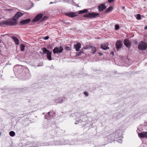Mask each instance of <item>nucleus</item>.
Wrapping results in <instances>:
<instances>
[{"instance_id":"f257e3e1","label":"nucleus","mask_w":147,"mask_h":147,"mask_svg":"<svg viewBox=\"0 0 147 147\" xmlns=\"http://www.w3.org/2000/svg\"><path fill=\"white\" fill-rule=\"evenodd\" d=\"M41 50L42 51V54L46 55L47 57L49 60H52L51 52L50 51L45 48H42Z\"/></svg>"},{"instance_id":"f03ea898","label":"nucleus","mask_w":147,"mask_h":147,"mask_svg":"<svg viewBox=\"0 0 147 147\" xmlns=\"http://www.w3.org/2000/svg\"><path fill=\"white\" fill-rule=\"evenodd\" d=\"M84 17L90 18H95L97 17H99V14L98 13L94 12L90 13H86L84 15Z\"/></svg>"},{"instance_id":"7ed1b4c3","label":"nucleus","mask_w":147,"mask_h":147,"mask_svg":"<svg viewBox=\"0 0 147 147\" xmlns=\"http://www.w3.org/2000/svg\"><path fill=\"white\" fill-rule=\"evenodd\" d=\"M9 26H11L16 25L18 23L17 20L14 17L11 19L8 20Z\"/></svg>"},{"instance_id":"20e7f679","label":"nucleus","mask_w":147,"mask_h":147,"mask_svg":"<svg viewBox=\"0 0 147 147\" xmlns=\"http://www.w3.org/2000/svg\"><path fill=\"white\" fill-rule=\"evenodd\" d=\"M63 50V49L61 47H55L53 50L54 53H61Z\"/></svg>"},{"instance_id":"39448f33","label":"nucleus","mask_w":147,"mask_h":147,"mask_svg":"<svg viewBox=\"0 0 147 147\" xmlns=\"http://www.w3.org/2000/svg\"><path fill=\"white\" fill-rule=\"evenodd\" d=\"M42 16L43 14L42 13L38 14L32 20V22H35L38 21L42 18Z\"/></svg>"},{"instance_id":"423d86ee","label":"nucleus","mask_w":147,"mask_h":147,"mask_svg":"<svg viewBox=\"0 0 147 147\" xmlns=\"http://www.w3.org/2000/svg\"><path fill=\"white\" fill-rule=\"evenodd\" d=\"M31 21V19L28 18L26 20H22L20 22V25H23L29 23Z\"/></svg>"},{"instance_id":"0eeeda50","label":"nucleus","mask_w":147,"mask_h":147,"mask_svg":"<svg viewBox=\"0 0 147 147\" xmlns=\"http://www.w3.org/2000/svg\"><path fill=\"white\" fill-rule=\"evenodd\" d=\"M65 15L69 17L73 18L77 16L78 13L76 12H71L68 13H65Z\"/></svg>"},{"instance_id":"6e6552de","label":"nucleus","mask_w":147,"mask_h":147,"mask_svg":"<svg viewBox=\"0 0 147 147\" xmlns=\"http://www.w3.org/2000/svg\"><path fill=\"white\" fill-rule=\"evenodd\" d=\"M106 7L105 5V4H101L98 7V11L99 12H100L103 10L106 9Z\"/></svg>"},{"instance_id":"1a4fd4ad","label":"nucleus","mask_w":147,"mask_h":147,"mask_svg":"<svg viewBox=\"0 0 147 147\" xmlns=\"http://www.w3.org/2000/svg\"><path fill=\"white\" fill-rule=\"evenodd\" d=\"M24 14V13L20 12H18L16 13L15 15L13 16L14 18H16L17 20L18 18L22 16Z\"/></svg>"},{"instance_id":"9d476101","label":"nucleus","mask_w":147,"mask_h":147,"mask_svg":"<svg viewBox=\"0 0 147 147\" xmlns=\"http://www.w3.org/2000/svg\"><path fill=\"white\" fill-rule=\"evenodd\" d=\"M139 137L142 138H147V132H142L138 133Z\"/></svg>"},{"instance_id":"9b49d317","label":"nucleus","mask_w":147,"mask_h":147,"mask_svg":"<svg viewBox=\"0 0 147 147\" xmlns=\"http://www.w3.org/2000/svg\"><path fill=\"white\" fill-rule=\"evenodd\" d=\"M5 25L9 26L8 20L2 21L0 22V26L4 27Z\"/></svg>"},{"instance_id":"f8f14e48","label":"nucleus","mask_w":147,"mask_h":147,"mask_svg":"<svg viewBox=\"0 0 147 147\" xmlns=\"http://www.w3.org/2000/svg\"><path fill=\"white\" fill-rule=\"evenodd\" d=\"M11 37L12 39L13 40L16 44V45H18L19 44V40L17 38L14 36H12Z\"/></svg>"},{"instance_id":"ddd939ff","label":"nucleus","mask_w":147,"mask_h":147,"mask_svg":"<svg viewBox=\"0 0 147 147\" xmlns=\"http://www.w3.org/2000/svg\"><path fill=\"white\" fill-rule=\"evenodd\" d=\"M124 44L125 46H129V45L130 46L131 45V42L128 39L125 40L124 42Z\"/></svg>"},{"instance_id":"4468645a","label":"nucleus","mask_w":147,"mask_h":147,"mask_svg":"<svg viewBox=\"0 0 147 147\" xmlns=\"http://www.w3.org/2000/svg\"><path fill=\"white\" fill-rule=\"evenodd\" d=\"M88 11L87 9H84L83 10H80L78 11V13H77L79 14H82L86 13H87Z\"/></svg>"},{"instance_id":"2eb2a0df","label":"nucleus","mask_w":147,"mask_h":147,"mask_svg":"<svg viewBox=\"0 0 147 147\" xmlns=\"http://www.w3.org/2000/svg\"><path fill=\"white\" fill-rule=\"evenodd\" d=\"M113 9V8L111 6H110L108 8H107L105 11V13H108L111 11Z\"/></svg>"},{"instance_id":"dca6fc26","label":"nucleus","mask_w":147,"mask_h":147,"mask_svg":"<svg viewBox=\"0 0 147 147\" xmlns=\"http://www.w3.org/2000/svg\"><path fill=\"white\" fill-rule=\"evenodd\" d=\"M138 46H147V44L144 41H142L139 43Z\"/></svg>"},{"instance_id":"f3484780","label":"nucleus","mask_w":147,"mask_h":147,"mask_svg":"<svg viewBox=\"0 0 147 147\" xmlns=\"http://www.w3.org/2000/svg\"><path fill=\"white\" fill-rule=\"evenodd\" d=\"M122 42L121 40H117L115 46H122Z\"/></svg>"},{"instance_id":"a211bd4d","label":"nucleus","mask_w":147,"mask_h":147,"mask_svg":"<svg viewBox=\"0 0 147 147\" xmlns=\"http://www.w3.org/2000/svg\"><path fill=\"white\" fill-rule=\"evenodd\" d=\"M52 113V112H49L48 113V114H47V115H45V119H48V117L49 118H50V117H51L52 116L51 115V114Z\"/></svg>"},{"instance_id":"6ab92c4d","label":"nucleus","mask_w":147,"mask_h":147,"mask_svg":"<svg viewBox=\"0 0 147 147\" xmlns=\"http://www.w3.org/2000/svg\"><path fill=\"white\" fill-rule=\"evenodd\" d=\"M91 47L92 51V53L93 54H94V53L96 51V48L95 47Z\"/></svg>"},{"instance_id":"aec40b11","label":"nucleus","mask_w":147,"mask_h":147,"mask_svg":"<svg viewBox=\"0 0 147 147\" xmlns=\"http://www.w3.org/2000/svg\"><path fill=\"white\" fill-rule=\"evenodd\" d=\"M147 47H138V48L141 50H145Z\"/></svg>"},{"instance_id":"412c9836","label":"nucleus","mask_w":147,"mask_h":147,"mask_svg":"<svg viewBox=\"0 0 147 147\" xmlns=\"http://www.w3.org/2000/svg\"><path fill=\"white\" fill-rule=\"evenodd\" d=\"M9 135L12 137L14 136L15 135V132L13 131H11L9 132Z\"/></svg>"},{"instance_id":"4be33fe9","label":"nucleus","mask_w":147,"mask_h":147,"mask_svg":"<svg viewBox=\"0 0 147 147\" xmlns=\"http://www.w3.org/2000/svg\"><path fill=\"white\" fill-rule=\"evenodd\" d=\"M48 18V17H47L46 16H45L41 19V20L40 21V22H43L44 21L46 20Z\"/></svg>"},{"instance_id":"5701e85b","label":"nucleus","mask_w":147,"mask_h":147,"mask_svg":"<svg viewBox=\"0 0 147 147\" xmlns=\"http://www.w3.org/2000/svg\"><path fill=\"white\" fill-rule=\"evenodd\" d=\"M55 101L56 103H59L62 101V100L61 98H59L58 99L56 100Z\"/></svg>"},{"instance_id":"b1692460","label":"nucleus","mask_w":147,"mask_h":147,"mask_svg":"<svg viewBox=\"0 0 147 147\" xmlns=\"http://www.w3.org/2000/svg\"><path fill=\"white\" fill-rule=\"evenodd\" d=\"M136 19L138 20H140L141 19V16L140 14H138L136 15Z\"/></svg>"},{"instance_id":"393cba45","label":"nucleus","mask_w":147,"mask_h":147,"mask_svg":"<svg viewBox=\"0 0 147 147\" xmlns=\"http://www.w3.org/2000/svg\"><path fill=\"white\" fill-rule=\"evenodd\" d=\"M121 47H116V49H114L115 51H118L120 50Z\"/></svg>"},{"instance_id":"a878e982","label":"nucleus","mask_w":147,"mask_h":147,"mask_svg":"<svg viewBox=\"0 0 147 147\" xmlns=\"http://www.w3.org/2000/svg\"><path fill=\"white\" fill-rule=\"evenodd\" d=\"M81 47H74V48L76 49V51H77L79 50V49Z\"/></svg>"},{"instance_id":"bb28decb","label":"nucleus","mask_w":147,"mask_h":147,"mask_svg":"<svg viewBox=\"0 0 147 147\" xmlns=\"http://www.w3.org/2000/svg\"><path fill=\"white\" fill-rule=\"evenodd\" d=\"M119 27L118 25H116L115 26V29L116 30H118L119 29Z\"/></svg>"},{"instance_id":"cd10ccee","label":"nucleus","mask_w":147,"mask_h":147,"mask_svg":"<svg viewBox=\"0 0 147 147\" xmlns=\"http://www.w3.org/2000/svg\"><path fill=\"white\" fill-rule=\"evenodd\" d=\"M101 48L105 50H106L107 49H109L108 47H101Z\"/></svg>"},{"instance_id":"c85d7f7f","label":"nucleus","mask_w":147,"mask_h":147,"mask_svg":"<svg viewBox=\"0 0 147 147\" xmlns=\"http://www.w3.org/2000/svg\"><path fill=\"white\" fill-rule=\"evenodd\" d=\"M81 44L80 43L77 42L76 45H74V46H81Z\"/></svg>"},{"instance_id":"c756f323","label":"nucleus","mask_w":147,"mask_h":147,"mask_svg":"<svg viewBox=\"0 0 147 147\" xmlns=\"http://www.w3.org/2000/svg\"><path fill=\"white\" fill-rule=\"evenodd\" d=\"M49 36H46L43 39H44V40H48L49 39Z\"/></svg>"},{"instance_id":"7c9ffc66","label":"nucleus","mask_w":147,"mask_h":147,"mask_svg":"<svg viewBox=\"0 0 147 147\" xmlns=\"http://www.w3.org/2000/svg\"><path fill=\"white\" fill-rule=\"evenodd\" d=\"M65 49L67 51H69L70 50L69 47H66Z\"/></svg>"},{"instance_id":"2f4dec72","label":"nucleus","mask_w":147,"mask_h":147,"mask_svg":"<svg viewBox=\"0 0 147 147\" xmlns=\"http://www.w3.org/2000/svg\"><path fill=\"white\" fill-rule=\"evenodd\" d=\"M24 47H20V50L22 51H23L24 49Z\"/></svg>"},{"instance_id":"473e14b6","label":"nucleus","mask_w":147,"mask_h":147,"mask_svg":"<svg viewBox=\"0 0 147 147\" xmlns=\"http://www.w3.org/2000/svg\"><path fill=\"white\" fill-rule=\"evenodd\" d=\"M84 93L86 96H88V93L87 92H84Z\"/></svg>"},{"instance_id":"72a5a7b5","label":"nucleus","mask_w":147,"mask_h":147,"mask_svg":"<svg viewBox=\"0 0 147 147\" xmlns=\"http://www.w3.org/2000/svg\"><path fill=\"white\" fill-rule=\"evenodd\" d=\"M111 54H112L113 55H114V52L113 51H111Z\"/></svg>"},{"instance_id":"f704fd0d","label":"nucleus","mask_w":147,"mask_h":147,"mask_svg":"<svg viewBox=\"0 0 147 147\" xmlns=\"http://www.w3.org/2000/svg\"><path fill=\"white\" fill-rule=\"evenodd\" d=\"M144 29H145V30H146V29H147V26H145V28H144Z\"/></svg>"},{"instance_id":"c9c22d12","label":"nucleus","mask_w":147,"mask_h":147,"mask_svg":"<svg viewBox=\"0 0 147 147\" xmlns=\"http://www.w3.org/2000/svg\"><path fill=\"white\" fill-rule=\"evenodd\" d=\"M37 146H36V145H35L34 146H32L31 147H37Z\"/></svg>"},{"instance_id":"e433bc0d","label":"nucleus","mask_w":147,"mask_h":147,"mask_svg":"<svg viewBox=\"0 0 147 147\" xmlns=\"http://www.w3.org/2000/svg\"><path fill=\"white\" fill-rule=\"evenodd\" d=\"M20 46H25L24 45V44H22Z\"/></svg>"},{"instance_id":"4c0bfd02","label":"nucleus","mask_w":147,"mask_h":147,"mask_svg":"<svg viewBox=\"0 0 147 147\" xmlns=\"http://www.w3.org/2000/svg\"><path fill=\"white\" fill-rule=\"evenodd\" d=\"M78 121H77V122H76V123H75V124H77L78 123Z\"/></svg>"},{"instance_id":"58836bf2","label":"nucleus","mask_w":147,"mask_h":147,"mask_svg":"<svg viewBox=\"0 0 147 147\" xmlns=\"http://www.w3.org/2000/svg\"><path fill=\"white\" fill-rule=\"evenodd\" d=\"M99 53V54L100 55H102V54L101 53Z\"/></svg>"},{"instance_id":"ea45409f","label":"nucleus","mask_w":147,"mask_h":147,"mask_svg":"<svg viewBox=\"0 0 147 147\" xmlns=\"http://www.w3.org/2000/svg\"><path fill=\"white\" fill-rule=\"evenodd\" d=\"M128 47V48L129 49V47H130L128 46V47Z\"/></svg>"},{"instance_id":"a19ab883","label":"nucleus","mask_w":147,"mask_h":147,"mask_svg":"<svg viewBox=\"0 0 147 147\" xmlns=\"http://www.w3.org/2000/svg\"><path fill=\"white\" fill-rule=\"evenodd\" d=\"M45 145H46V146L47 145V144H46Z\"/></svg>"},{"instance_id":"79ce46f5","label":"nucleus","mask_w":147,"mask_h":147,"mask_svg":"<svg viewBox=\"0 0 147 147\" xmlns=\"http://www.w3.org/2000/svg\"><path fill=\"white\" fill-rule=\"evenodd\" d=\"M124 8V7H123V8Z\"/></svg>"},{"instance_id":"37998d69","label":"nucleus","mask_w":147,"mask_h":147,"mask_svg":"<svg viewBox=\"0 0 147 147\" xmlns=\"http://www.w3.org/2000/svg\"><path fill=\"white\" fill-rule=\"evenodd\" d=\"M1 42V40H0V43Z\"/></svg>"}]
</instances>
